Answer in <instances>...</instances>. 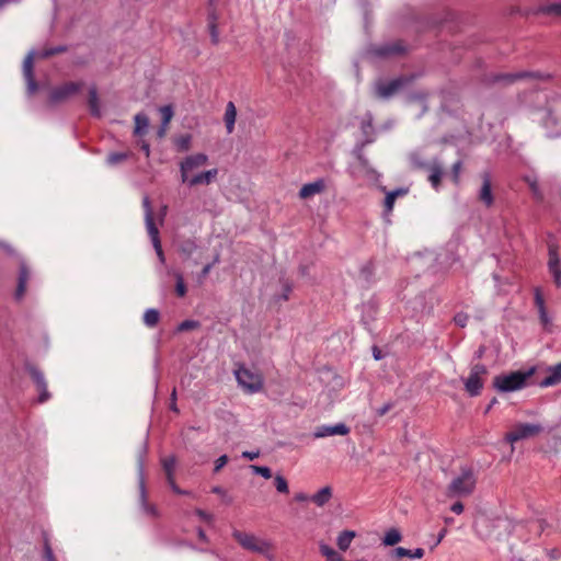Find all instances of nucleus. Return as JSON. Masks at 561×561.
<instances>
[{"label":"nucleus","instance_id":"56","mask_svg":"<svg viewBox=\"0 0 561 561\" xmlns=\"http://www.w3.org/2000/svg\"><path fill=\"white\" fill-rule=\"evenodd\" d=\"M44 557H45V559L47 561H56L55 557H54V553H53V550H51V548H50V546L48 543L45 545Z\"/></svg>","mask_w":561,"mask_h":561},{"label":"nucleus","instance_id":"27","mask_svg":"<svg viewBox=\"0 0 561 561\" xmlns=\"http://www.w3.org/2000/svg\"><path fill=\"white\" fill-rule=\"evenodd\" d=\"M480 199L484 203L485 207H490L492 205L493 197L491 193V183L486 175L483 179L482 187L480 190Z\"/></svg>","mask_w":561,"mask_h":561},{"label":"nucleus","instance_id":"59","mask_svg":"<svg viewBox=\"0 0 561 561\" xmlns=\"http://www.w3.org/2000/svg\"><path fill=\"white\" fill-rule=\"evenodd\" d=\"M260 453L259 451H243L242 453V457L249 459V460H254L259 457Z\"/></svg>","mask_w":561,"mask_h":561},{"label":"nucleus","instance_id":"61","mask_svg":"<svg viewBox=\"0 0 561 561\" xmlns=\"http://www.w3.org/2000/svg\"><path fill=\"white\" fill-rule=\"evenodd\" d=\"M294 499L297 502H306L309 500V496L307 494L300 492V493H296Z\"/></svg>","mask_w":561,"mask_h":561},{"label":"nucleus","instance_id":"31","mask_svg":"<svg viewBox=\"0 0 561 561\" xmlns=\"http://www.w3.org/2000/svg\"><path fill=\"white\" fill-rule=\"evenodd\" d=\"M354 537L355 533L352 530L342 531L337 537V547L343 551L347 550Z\"/></svg>","mask_w":561,"mask_h":561},{"label":"nucleus","instance_id":"41","mask_svg":"<svg viewBox=\"0 0 561 561\" xmlns=\"http://www.w3.org/2000/svg\"><path fill=\"white\" fill-rule=\"evenodd\" d=\"M176 278V285H175V293L179 297H184L186 295V285L184 283L183 276L181 274L175 275Z\"/></svg>","mask_w":561,"mask_h":561},{"label":"nucleus","instance_id":"16","mask_svg":"<svg viewBox=\"0 0 561 561\" xmlns=\"http://www.w3.org/2000/svg\"><path fill=\"white\" fill-rule=\"evenodd\" d=\"M328 187L325 179H317L313 182L304 184L299 190L298 196L301 199H312L317 195L322 194Z\"/></svg>","mask_w":561,"mask_h":561},{"label":"nucleus","instance_id":"9","mask_svg":"<svg viewBox=\"0 0 561 561\" xmlns=\"http://www.w3.org/2000/svg\"><path fill=\"white\" fill-rule=\"evenodd\" d=\"M411 161L415 167L419 168H427L430 171L428 181L433 188L438 190L442 181V176L444 174L443 168L437 160H434L432 163L427 164L426 162L420 159V152H414L411 154Z\"/></svg>","mask_w":561,"mask_h":561},{"label":"nucleus","instance_id":"51","mask_svg":"<svg viewBox=\"0 0 561 561\" xmlns=\"http://www.w3.org/2000/svg\"><path fill=\"white\" fill-rule=\"evenodd\" d=\"M209 31H210V36H211L213 43L217 44L219 41V34H218V31H217V27H216V24L214 21H210V23H209Z\"/></svg>","mask_w":561,"mask_h":561},{"label":"nucleus","instance_id":"28","mask_svg":"<svg viewBox=\"0 0 561 561\" xmlns=\"http://www.w3.org/2000/svg\"><path fill=\"white\" fill-rule=\"evenodd\" d=\"M163 471L167 477L168 482H172V478H174V469L176 465V459L174 456L165 457L161 460Z\"/></svg>","mask_w":561,"mask_h":561},{"label":"nucleus","instance_id":"15","mask_svg":"<svg viewBox=\"0 0 561 561\" xmlns=\"http://www.w3.org/2000/svg\"><path fill=\"white\" fill-rule=\"evenodd\" d=\"M81 88V83L78 82H67L58 88H55L50 92V101L53 103H59L68 100L72 95H75Z\"/></svg>","mask_w":561,"mask_h":561},{"label":"nucleus","instance_id":"14","mask_svg":"<svg viewBox=\"0 0 561 561\" xmlns=\"http://www.w3.org/2000/svg\"><path fill=\"white\" fill-rule=\"evenodd\" d=\"M548 270L553 277V282L557 287H561V262L558 254V245L550 243L548 245Z\"/></svg>","mask_w":561,"mask_h":561},{"label":"nucleus","instance_id":"2","mask_svg":"<svg viewBox=\"0 0 561 561\" xmlns=\"http://www.w3.org/2000/svg\"><path fill=\"white\" fill-rule=\"evenodd\" d=\"M534 374L535 368L531 367L526 371L516 370L510 374L497 375L493 378V386L500 392L520 390Z\"/></svg>","mask_w":561,"mask_h":561},{"label":"nucleus","instance_id":"25","mask_svg":"<svg viewBox=\"0 0 561 561\" xmlns=\"http://www.w3.org/2000/svg\"><path fill=\"white\" fill-rule=\"evenodd\" d=\"M135 121V135L142 136L147 133L149 127V118L144 113H138L134 117Z\"/></svg>","mask_w":561,"mask_h":561},{"label":"nucleus","instance_id":"12","mask_svg":"<svg viewBox=\"0 0 561 561\" xmlns=\"http://www.w3.org/2000/svg\"><path fill=\"white\" fill-rule=\"evenodd\" d=\"M408 81L407 77H400L390 81H378L375 85L376 94L381 99H388L399 92Z\"/></svg>","mask_w":561,"mask_h":561},{"label":"nucleus","instance_id":"58","mask_svg":"<svg viewBox=\"0 0 561 561\" xmlns=\"http://www.w3.org/2000/svg\"><path fill=\"white\" fill-rule=\"evenodd\" d=\"M450 510L456 514H461L463 512V504L461 502H456L451 505Z\"/></svg>","mask_w":561,"mask_h":561},{"label":"nucleus","instance_id":"20","mask_svg":"<svg viewBox=\"0 0 561 561\" xmlns=\"http://www.w3.org/2000/svg\"><path fill=\"white\" fill-rule=\"evenodd\" d=\"M218 175V169L214 168L207 171L198 172L194 175V178L190 179V182L186 184L190 187L198 186V185H208Z\"/></svg>","mask_w":561,"mask_h":561},{"label":"nucleus","instance_id":"1","mask_svg":"<svg viewBox=\"0 0 561 561\" xmlns=\"http://www.w3.org/2000/svg\"><path fill=\"white\" fill-rule=\"evenodd\" d=\"M232 537L243 549L274 560V546L271 541L237 529L233 530Z\"/></svg>","mask_w":561,"mask_h":561},{"label":"nucleus","instance_id":"22","mask_svg":"<svg viewBox=\"0 0 561 561\" xmlns=\"http://www.w3.org/2000/svg\"><path fill=\"white\" fill-rule=\"evenodd\" d=\"M237 119V108L233 102H228L226 105L224 122L226 125L227 134H232L234 130V124Z\"/></svg>","mask_w":561,"mask_h":561},{"label":"nucleus","instance_id":"10","mask_svg":"<svg viewBox=\"0 0 561 561\" xmlns=\"http://www.w3.org/2000/svg\"><path fill=\"white\" fill-rule=\"evenodd\" d=\"M541 431L542 427L539 424L518 423L506 434L505 437L513 444L515 442L536 436Z\"/></svg>","mask_w":561,"mask_h":561},{"label":"nucleus","instance_id":"19","mask_svg":"<svg viewBox=\"0 0 561 561\" xmlns=\"http://www.w3.org/2000/svg\"><path fill=\"white\" fill-rule=\"evenodd\" d=\"M30 278H31L30 268L26 265V263L22 261L20 263V273H19L18 286H16V290H15V298L18 300L22 299L23 296L25 295L27 282L30 280Z\"/></svg>","mask_w":561,"mask_h":561},{"label":"nucleus","instance_id":"36","mask_svg":"<svg viewBox=\"0 0 561 561\" xmlns=\"http://www.w3.org/2000/svg\"><path fill=\"white\" fill-rule=\"evenodd\" d=\"M320 552L327 558L328 561H343L342 557L328 545L321 543Z\"/></svg>","mask_w":561,"mask_h":561},{"label":"nucleus","instance_id":"44","mask_svg":"<svg viewBox=\"0 0 561 561\" xmlns=\"http://www.w3.org/2000/svg\"><path fill=\"white\" fill-rule=\"evenodd\" d=\"M126 153L114 152L107 156V163L111 165L117 164L126 159Z\"/></svg>","mask_w":561,"mask_h":561},{"label":"nucleus","instance_id":"39","mask_svg":"<svg viewBox=\"0 0 561 561\" xmlns=\"http://www.w3.org/2000/svg\"><path fill=\"white\" fill-rule=\"evenodd\" d=\"M199 327H201V323L196 320H184L179 324L178 331L185 332V331L198 329Z\"/></svg>","mask_w":561,"mask_h":561},{"label":"nucleus","instance_id":"26","mask_svg":"<svg viewBox=\"0 0 561 561\" xmlns=\"http://www.w3.org/2000/svg\"><path fill=\"white\" fill-rule=\"evenodd\" d=\"M332 497V489L330 486H324L316 494H313L310 500L318 506H323L327 504Z\"/></svg>","mask_w":561,"mask_h":561},{"label":"nucleus","instance_id":"17","mask_svg":"<svg viewBox=\"0 0 561 561\" xmlns=\"http://www.w3.org/2000/svg\"><path fill=\"white\" fill-rule=\"evenodd\" d=\"M350 433V427L344 423H337L334 425H321L318 426L313 433L314 438H324L333 435L345 436Z\"/></svg>","mask_w":561,"mask_h":561},{"label":"nucleus","instance_id":"23","mask_svg":"<svg viewBox=\"0 0 561 561\" xmlns=\"http://www.w3.org/2000/svg\"><path fill=\"white\" fill-rule=\"evenodd\" d=\"M354 173L356 175L366 176L369 180H374L376 174L375 170L368 165V161L362 156H358V163L354 167Z\"/></svg>","mask_w":561,"mask_h":561},{"label":"nucleus","instance_id":"54","mask_svg":"<svg viewBox=\"0 0 561 561\" xmlns=\"http://www.w3.org/2000/svg\"><path fill=\"white\" fill-rule=\"evenodd\" d=\"M393 408V404L388 402L383 404L381 408L377 409L376 413L378 416L386 415L391 409Z\"/></svg>","mask_w":561,"mask_h":561},{"label":"nucleus","instance_id":"37","mask_svg":"<svg viewBox=\"0 0 561 561\" xmlns=\"http://www.w3.org/2000/svg\"><path fill=\"white\" fill-rule=\"evenodd\" d=\"M274 484L279 493L287 494L289 492L288 482L283 476L276 474L274 478Z\"/></svg>","mask_w":561,"mask_h":561},{"label":"nucleus","instance_id":"6","mask_svg":"<svg viewBox=\"0 0 561 561\" xmlns=\"http://www.w3.org/2000/svg\"><path fill=\"white\" fill-rule=\"evenodd\" d=\"M62 50H64V48L59 46V47H56V48H53V49H45V50H42L39 53L30 51L27 54V56L25 57V59L23 61V73H24V77H25V80H26V83H27V92L30 94L35 93V91L37 90V84H36L35 80H34V76H33V61H34V59L36 57L45 58V57L51 56L54 54L60 53Z\"/></svg>","mask_w":561,"mask_h":561},{"label":"nucleus","instance_id":"43","mask_svg":"<svg viewBox=\"0 0 561 561\" xmlns=\"http://www.w3.org/2000/svg\"><path fill=\"white\" fill-rule=\"evenodd\" d=\"M250 468L254 473L260 474L265 479L272 478V470L268 467L252 465Z\"/></svg>","mask_w":561,"mask_h":561},{"label":"nucleus","instance_id":"40","mask_svg":"<svg viewBox=\"0 0 561 561\" xmlns=\"http://www.w3.org/2000/svg\"><path fill=\"white\" fill-rule=\"evenodd\" d=\"M399 51L400 47L398 45H383L376 49V54L379 56H388Z\"/></svg>","mask_w":561,"mask_h":561},{"label":"nucleus","instance_id":"35","mask_svg":"<svg viewBox=\"0 0 561 561\" xmlns=\"http://www.w3.org/2000/svg\"><path fill=\"white\" fill-rule=\"evenodd\" d=\"M174 144L180 151H187L191 148L192 136L184 134L175 137Z\"/></svg>","mask_w":561,"mask_h":561},{"label":"nucleus","instance_id":"64","mask_svg":"<svg viewBox=\"0 0 561 561\" xmlns=\"http://www.w3.org/2000/svg\"><path fill=\"white\" fill-rule=\"evenodd\" d=\"M197 536H198L199 540H202L204 542H208V537L206 536L205 531L202 528L197 529Z\"/></svg>","mask_w":561,"mask_h":561},{"label":"nucleus","instance_id":"57","mask_svg":"<svg viewBox=\"0 0 561 561\" xmlns=\"http://www.w3.org/2000/svg\"><path fill=\"white\" fill-rule=\"evenodd\" d=\"M538 312H539L540 322H541L543 325L549 324V318H548V313H547L546 308H543V309H539V310H538Z\"/></svg>","mask_w":561,"mask_h":561},{"label":"nucleus","instance_id":"49","mask_svg":"<svg viewBox=\"0 0 561 561\" xmlns=\"http://www.w3.org/2000/svg\"><path fill=\"white\" fill-rule=\"evenodd\" d=\"M525 181L528 183V185H529L530 190L533 191V193L535 195H538L539 192H538V183H537L536 176H534V175L526 176Z\"/></svg>","mask_w":561,"mask_h":561},{"label":"nucleus","instance_id":"42","mask_svg":"<svg viewBox=\"0 0 561 561\" xmlns=\"http://www.w3.org/2000/svg\"><path fill=\"white\" fill-rule=\"evenodd\" d=\"M541 12L550 15H561V3H552L541 8Z\"/></svg>","mask_w":561,"mask_h":561},{"label":"nucleus","instance_id":"45","mask_svg":"<svg viewBox=\"0 0 561 561\" xmlns=\"http://www.w3.org/2000/svg\"><path fill=\"white\" fill-rule=\"evenodd\" d=\"M0 250L8 256L13 257L18 255L16 250L13 248V245L3 240H0Z\"/></svg>","mask_w":561,"mask_h":561},{"label":"nucleus","instance_id":"52","mask_svg":"<svg viewBox=\"0 0 561 561\" xmlns=\"http://www.w3.org/2000/svg\"><path fill=\"white\" fill-rule=\"evenodd\" d=\"M195 514L204 522L210 523L213 520V516L201 508L195 510Z\"/></svg>","mask_w":561,"mask_h":561},{"label":"nucleus","instance_id":"34","mask_svg":"<svg viewBox=\"0 0 561 561\" xmlns=\"http://www.w3.org/2000/svg\"><path fill=\"white\" fill-rule=\"evenodd\" d=\"M160 319V313L156 309H148L144 313V322L147 327L153 328L158 324Z\"/></svg>","mask_w":561,"mask_h":561},{"label":"nucleus","instance_id":"38","mask_svg":"<svg viewBox=\"0 0 561 561\" xmlns=\"http://www.w3.org/2000/svg\"><path fill=\"white\" fill-rule=\"evenodd\" d=\"M159 112H160V115L162 118V124L169 125L174 115L172 106L171 105L161 106L159 108Z\"/></svg>","mask_w":561,"mask_h":561},{"label":"nucleus","instance_id":"60","mask_svg":"<svg viewBox=\"0 0 561 561\" xmlns=\"http://www.w3.org/2000/svg\"><path fill=\"white\" fill-rule=\"evenodd\" d=\"M168 126L169 125L161 124V126L159 127V129L157 131V135H158L159 138H163L167 135Z\"/></svg>","mask_w":561,"mask_h":561},{"label":"nucleus","instance_id":"24","mask_svg":"<svg viewBox=\"0 0 561 561\" xmlns=\"http://www.w3.org/2000/svg\"><path fill=\"white\" fill-rule=\"evenodd\" d=\"M424 553H425V551L422 548H416L415 550H409L403 547H397L392 550L391 556L397 559L404 558V557L421 559V558H423Z\"/></svg>","mask_w":561,"mask_h":561},{"label":"nucleus","instance_id":"47","mask_svg":"<svg viewBox=\"0 0 561 561\" xmlns=\"http://www.w3.org/2000/svg\"><path fill=\"white\" fill-rule=\"evenodd\" d=\"M535 305L538 308V310L546 308L545 299H543L541 289L539 287L535 288Z\"/></svg>","mask_w":561,"mask_h":561},{"label":"nucleus","instance_id":"50","mask_svg":"<svg viewBox=\"0 0 561 561\" xmlns=\"http://www.w3.org/2000/svg\"><path fill=\"white\" fill-rule=\"evenodd\" d=\"M227 462H228V456H227V455H222V456H220V457L216 460V462H215L214 471H215V472L220 471V469H221L224 466H226V465H227Z\"/></svg>","mask_w":561,"mask_h":561},{"label":"nucleus","instance_id":"48","mask_svg":"<svg viewBox=\"0 0 561 561\" xmlns=\"http://www.w3.org/2000/svg\"><path fill=\"white\" fill-rule=\"evenodd\" d=\"M468 319L469 317L466 313H457L454 317L455 323L460 328H465L467 325Z\"/></svg>","mask_w":561,"mask_h":561},{"label":"nucleus","instance_id":"63","mask_svg":"<svg viewBox=\"0 0 561 561\" xmlns=\"http://www.w3.org/2000/svg\"><path fill=\"white\" fill-rule=\"evenodd\" d=\"M141 150L145 152L146 157L150 156V146L147 141H141L140 144Z\"/></svg>","mask_w":561,"mask_h":561},{"label":"nucleus","instance_id":"62","mask_svg":"<svg viewBox=\"0 0 561 561\" xmlns=\"http://www.w3.org/2000/svg\"><path fill=\"white\" fill-rule=\"evenodd\" d=\"M169 485L172 488V490L178 494H184L185 492L182 491L175 483L174 478H172V482H168Z\"/></svg>","mask_w":561,"mask_h":561},{"label":"nucleus","instance_id":"11","mask_svg":"<svg viewBox=\"0 0 561 561\" xmlns=\"http://www.w3.org/2000/svg\"><path fill=\"white\" fill-rule=\"evenodd\" d=\"M25 368L30 374L32 380L35 382L38 396V403H44L50 398V393L47 389V382L43 371L38 369L35 365L31 363H26Z\"/></svg>","mask_w":561,"mask_h":561},{"label":"nucleus","instance_id":"32","mask_svg":"<svg viewBox=\"0 0 561 561\" xmlns=\"http://www.w3.org/2000/svg\"><path fill=\"white\" fill-rule=\"evenodd\" d=\"M402 539V536L400 531L396 528H391L385 534V537L382 539V543L385 546H394L398 542H400Z\"/></svg>","mask_w":561,"mask_h":561},{"label":"nucleus","instance_id":"55","mask_svg":"<svg viewBox=\"0 0 561 561\" xmlns=\"http://www.w3.org/2000/svg\"><path fill=\"white\" fill-rule=\"evenodd\" d=\"M460 170H461V162L457 161L453 165V179H454V182H456V183L458 182Z\"/></svg>","mask_w":561,"mask_h":561},{"label":"nucleus","instance_id":"8","mask_svg":"<svg viewBox=\"0 0 561 561\" xmlns=\"http://www.w3.org/2000/svg\"><path fill=\"white\" fill-rule=\"evenodd\" d=\"M488 375V368L483 364H474L470 369L468 378L465 380V389L471 397L481 393L484 386V377Z\"/></svg>","mask_w":561,"mask_h":561},{"label":"nucleus","instance_id":"13","mask_svg":"<svg viewBox=\"0 0 561 561\" xmlns=\"http://www.w3.org/2000/svg\"><path fill=\"white\" fill-rule=\"evenodd\" d=\"M162 213H146V227L148 234L152 241L153 248L160 259L161 262L164 261V254L161 248V241L159 238V229L156 222V215H161Z\"/></svg>","mask_w":561,"mask_h":561},{"label":"nucleus","instance_id":"29","mask_svg":"<svg viewBox=\"0 0 561 561\" xmlns=\"http://www.w3.org/2000/svg\"><path fill=\"white\" fill-rule=\"evenodd\" d=\"M89 108L93 116L99 117L101 115L98 91L94 87L89 90Z\"/></svg>","mask_w":561,"mask_h":561},{"label":"nucleus","instance_id":"21","mask_svg":"<svg viewBox=\"0 0 561 561\" xmlns=\"http://www.w3.org/2000/svg\"><path fill=\"white\" fill-rule=\"evenodd\" d=\"M548 375L539 382L541 388L553 387L561 383V363L547 369Z\"/></svg>","mask_w":561,"mask_h":561},{"label":"nucleus","instance_id":"53","mask_svg":"<svg viewBox=\"0 0 561 561\" xmlns=\"http://www.w3.org/2000/svg\"><path fill=\"white\" fill-rule=\"evenodd\" d=\"M291 290H293L291 285L288 282H285L283 284L282 299L287 301L289 299V294L291 293Z\"/></svg>","mask_w":561,"mask_h":561},{"label":"nucleus","instance_id":"18","mask_svg":"<svg viewBox=\"0 0 561 561\" xmlns=\"http://www.w3.org/2000/svg\"><path fill=\"white\" fill-rule=\"evenodd\" d=\"M549 76L540 72H528V71H518L514 73L501 75L497 77L499 81H504L506 83H513L517 80L522 79H530V80H545L548 79Z\"/></svg>","mask_w":561,"mask_h":561},{"label":"nucleus","instance_id":"46","mask_svg":"<svg viewBox=\"0 0 561 561\" xmlns=\"http://www.w3.org/2000/svg\"><path fill=\"white\" fill-rule=\"evenodd\" d=\"M360 274L365 277L367 282L370 280V278L374 275V264L373 262H367L360 270Z\"/></svg>","mask_w":561,"mask_h":561},{"label":"nucleus","instance_id":"5","mask_svg":"<svg viewBox=\"0 0 561 561\" xmlns=\"http://www.w3.org/2000/svg\"><path fill=\"white\" fill-rule=\"evenodd\" d=\"M238 383L249 393H255L263 388V376L254 370L244 366H240L234 370Z\"/></svg>","mask_w":561,"mask_h":561},{"label":"nucleus","instance_id":"4","mask_svg":"<svg viewBox=\"0 0 561 561\" xmlns=\"http://www.w3.org/2000/svg\"><path fill=\"white\" fill-rule=\"evenodd\" d=\"M538 116L549 137L561 136V99L556 101L549 110L539 112Z\"/></svg>","mask_w":561,"mask_h":561},{"label":"nucleus","instance_id":"7","mask_svg":"<svg viewBox=\"0 0 561 561\" xmlns=\"http://www.w3.org/2000/svg\"><path fill=\"white\" fill-rule=\"evenodd\" d=\"M208 161V157L205 153H194L185 157L180 163L181 181L184 184L190 182V179L194 178L197 170L204 167Z\"/></svg>","mask_w":561,"mask_h":561},{"label":"nucleus","instance_id":"33","mask_svg":"<svg viewBox=\"0 0 561 561\" xmlns=\"http://www.w3.org/2000/svg\"><path fill=\"white\" fill-rule=\"evenodd\" d=\"M407 193H408V190H404V188H399V190L389 192L385 198V207L387 208V210H391L393 208L394 201L397 197L404 196V195H407Z\"/></svg>","mask_w":561,"mask_h":561},{"label":"nucleus","instance_id":"30","mask_svg":"<svg viewBox=\"0 0 561 561\" xmlns=\"http://www.w3.org/2000/svg\"><path fill=\"white\" fill-rule=\"evenodd\" d=\"M140 502H141L142 510L147 515L152 516V517L158 516L157 508L147 502L144 481L140 482Z\"/></svg>","mask_w":561,"mask_h":561},{"label":"nucleus","instance_id":"3","mask_svg":"<svg viewBox=\"0 0 561 561\" xmlns=\"http://www.w3.org/2000/svg\"><path fill=\"white\" fill-rule=\"evenodd\" d=\"M477 478L471 469H465L446 489L447 497H466L473 493Z\"/></svg>","mask_w":561,"mask_h":561}]
</instances>
